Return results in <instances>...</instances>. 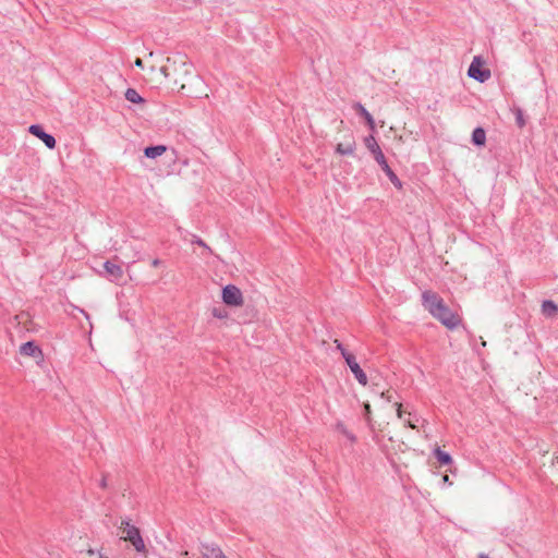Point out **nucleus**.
<instances>
[{
  "label": "nucleus",
  "instance_id": "1",
  "mask_svg": "<svg viewBox=\"0 0 558 558\" xmlns=\"http://www.w3.org/2000/svg\"><path fill=\"white\" fill-rule=\"evenodd\" d=\"M422 302L428 313L448 329H456L461 324L460 316L451 311L437 293L424 291Z\"/></svg>",
  "mask_w": 558,
  "mask_h": 558
},
{
  "label": "nucleus",
  "instance_id": "2",
  "mask_svg": "<svg viewBox=\"0 0 558 558\" xmlns=\"http://www.w3.org/2000/svg\"><path fill=\"white\" fill-rule=\"evenodd\" d=\"M167 64L160 68V73L165 78H169L174 85H181V89L185 86L182 81L191 74L192 65L185 60L184 57L167 58Z\"/></svg>",
  "mask_w": 558,
  "mask_h": 558
},
{
  "label": "nucleus",
  "instance_id": "3",
  "mask_svg": "<svg viewBox=\"0 0 558 558\" xmlns=\"http://www.w3.org/2000/svg\"><path fill=\"white\" fill-rule=\"evenodd\" d=\"M120 530L122 531V539L129 541L138 553H143L146 549L145 543L141 536L140 530L130 524L129 521L123 520L121 522Z\"/></svg>",
  "mask_w": 558,
  "mask_h": 558
},
{
  "label": "nucleus",
  "instance_id": "4",
  "mask_svg": "<svg viewBox=\"0 0 558 558\" xmlns=\"http://www.w3.org/2000/svg\"><path fill=\"white\" fill-rule=\"evenodd\" d=\"M468 75L481 83H484L490 77V71L488 69H484V61L481 57L476 56L473 58L469 70Z\"/></svg>",
  "mask_w": 558,
  "mask_h": 558
},
{
  "label": "nucleus",
  "instance_id": "5",
  "mask_svg": "<svg viewBox=\"0 0 558 558\" xmlns=\"http://www.w3.org/2000/svg\"><path fill=\"white\" fill-rule=\"evenodd\" d=\"M222 301L229 306H242L244 303L241 290L233 284H228L222 289Z\"/></svg>",
  "mask_w": 558,
  "mask_h": 558
},
{
  "label": "nucleus",
  "instance_id": "6",
  "mask_svg": "<svg viewBox=\"0 0 558 558\" xmlns=\"http://www.w3.org/2000/svg\"><path fill=\"white\" fill-rule=\"evenodd\" d=\"M356 150V141L353 134H348L336 145V153L341 156H354Z\"/></svg>",
  "mask_w": 558,
  "mask_h": 558
},
{
  "label": "nucleus",
  "instance_id": "7",
  "mask_svg": "<svg viewBox=\"0 0 558 558\" xmlns=\"http://www.w3.org/2000/svg\"><path fill=\"white\" fill-rule=\"evenodd\" d=\"M28 131L31 134L41 140L49 149H53L56 147V138L46 133L40 125L33 124L29 126Z\"/></svg>",
  "mask_w": 558,
  "mask_h": 558
},
{
  "label": "nucleus",
  "instance_id": "8",
  "mask_svg": "<svg viewBox=\"0 0 558 558\" xmlns=\"http://www.w3.org/2000/svg\"><path fill=\"white\" fill-rule=\"evenodd\" d=\"M104 268L110 281L118 283L123 278L124 271L122 267L112 260L105 262Z\"/></svg>",
  "mask_w": 558,
  "mask_h": 558
},
{
  "label": "nucleus",
  "instance_id": "9",
  "mask_svg": "<svg viewBox=\"0 0 558 558\" xmlns=\"http://www.w3.org/2000/svg\"><path fill=\"white\" fill-rule=\"evenodd\" d=\"M345 363L349 366V368L351 369V372L353 373V375L356 378V380L359 381V384H361L362 386H366L368 383L367 376L364 373V371L361 368L359 363L356 362L355 356L354 355L348 356L345 360Z\"/></svg>",
  "mask_w": 558,
  "mask_h": 558
},
{
  "label": "nucleus",
  "instance_id": "10",
  "mask_svg": "<svg viewBox=\"0 0 558 558\" xmlns=\"http://www.w3.org/2000/svg\"><path fill=\"white\" fill-rule=\"evenodd\" d=\"M20 353L24 356H31L38 361L44 360L43 350L34 342L27 341L20 347Z\"/></svg>",
  "mask_w": 558,
  "mask_h": 558
},
{
  "label": "nucleus",
  "instance_id": "11",
  "mask_svg": "<svg viewBox=\"0 0 558 558\" xmlns=\"http://www.w3.org/2000/svg\"><path fill=\"white\" fill-rule=\"evenodd\" d=\"M378 165L381 167L383 171L387 174V177L389 178L390 182L398 189V190H401L402 189V182L400 181V179L396 175V173L391 170V168L389 167L386 158L384 155L379 156L377 159H375Z\"/></svg>",
  "mask_w": 558,
  "mask_h": 558
},
{
  "label": "nucleus",
  "instance_id": "12",
  "mask_svg": "<svg viewBox=\"0 0 558 558\" xmlns=\"http://www.w3.org/2000/svg\"><path fill=\"white\" fill-rule=\"evenodd\" d=\"M203 558H226L222 549L214 545H205L202 550Z\"/></svg>",
  "mask_w": 558,
  "mask_h": 558
},
{
  "label": "nucleus",
  "instance_id": "13",
  "mask_svg": "<svg viewBox=\"0 0 558 558\" xmlns=\"http://www.w3.org/2000/svg\"><path fill=\"white\" fill-rule=\"evenodd\" d=\"M203 558H226L222 549L214 545H205L202 550Z\"/></svg>",
  "mask_w": 558,
  "mask_h": 558
},
{
  "label": "nucleus",
  "instance_id": "14",
  "mask_svg": "<svg viewBox=\"0 0 558 558\" xmlns=\"http://www.w3.org/2000/svg\"><path fill=\"white\" fill-rule=\"evenodd\" d=\"M353 108H354V110H355L359 114H361V116L365 119V121H366L367 125L369 126V129L374 131V130H375V121H374V118H373V117H372V114H371V113L365 109V107H364L362 104L356 102V104L353 106Z\"/></svg>",
  "mask_w": 558,
  "mask_h": 558
},
{
  "label": "nucleus",
  "instance_id": "15",
  "mask_svg": "<svg viewBox=\"0 0 558 558\" xmlns=\"http://www.w3.org/2000/svg\"><path fill=\"white\" fill-rule=\"evenodd\" d=\"M365 146L373 154L374 158L377 159L379 156L384 155L379 145L377 144L375 137L373 135L367 136L365 140Z\"/></svg>",
  "mask_w": 558,
  "mask_h": 558
},
{
  "label": "nucleus",
  "instance_id": "16",
  "mask_svg": "<svg viewBox=\"0 0 558 558\" xmlns=\"http://www.w3.org/2000/svg\"><path fill=\"white\" fill-rule=\"evenodd\" d=\"M166 150H167V147L165 145H157V146L146 147L144 150V154L147 158L155 159V158L163 155L166 153Z\"/></svg>",
  "mask_w": 558,
  "mask_h": 558
},
{
  "label": "nucleus",
  "instance_id": "17",
  "mask_svg": "<svg viewBox=\"0 0 558 558\" xmlns=\"http://www.w3.org/2000/svg\"><path fill=\"white\" fill-rule=\"evenodd\" d=\"M472 142L474 145L484 146L486 143V133L484 129L476 128L472 133Z\"/></svg>",
  "mask_w": 558,
  "mask_h": 558
},
{
  "label": "nucleus",
  "instance_id": "18",
  "mask_svg": "<svg viewBox=\"0 0 558 558\" xmlns=\"http://www.w3.org/2000/svg\"><path fill=\"white\" fill-rule=\"evenodd\" d=\"M542 313L548 317H555L558 313V306L551 301H544L542 304Z\"/></svg>",
  "mask_w": 558,
  "mask_h": 558
},
{
  "label": "nucleus",
  "instance_id": "19",
  "mask_svg": "<svg viewBox=\"0 0 558 558\" xmlns=\"http://www.w3.org/2000/svg\"><path fill=\"white\" fill-rule=\"evenodd\" d=\"M125 99L133 104H142L144 102L143 97L134 89L128 88L125 92Z\"/></svg>",
  "mask_w": 558,
  "mask_h": 558
},
{
  "label": "nucleus",
  "instance_id": "20",
  "mask_svg": "<svg viewBox=\"0 0 558 558\" xmlns=\"http://www.w3.org/2000/svg\"><path fill=\"white\" fill-rule=\"evenodd\" d=\"M435 456L441 464H449L452 461L450 454L440 450V448L435 449Z\"/></svg>",
  "mask_w": 558,
  "mask_h": 558
},
{
  "label": "nucleus",
  "instance_id": "21",
  "mask_svg": "<svg viewBox=\"0 0 558 558\" xmlns=\"http://www.w3.org/2000/svg\"><path fill=\"white\" fill-rule=\"evenodd\" d=\"M337 428L351 442H355L356 441L355 435L353 433H351L350 430H348L343 424H338Z\"/></svg>",
  "mask_w": 558,
  "mask_h": 558
},
{
  "label": "nucleus",
  "instance_id": "22",
  "mask_svg": "<svg viewBox=\"0 0 558 558\" xmlns=\"http://www.w3.org/2000/svg\"><path fill=\"white\" fill-rule=\"evenodd\" d=\"M333 343L337 348L338 351H340L342 357L344 359V361L347 360L348 356H352L353 354L350 353L343 345L342 343L338 340V339H335L333 340Z\"/></svg>",
  "mask_w": 558,
  "mask_h": 558
},
{
  "label": "nucleus",
  "instance_id": "23",
  "mask_svg": "<svg viewBox=\"0 0 558 558\" xmlns=\"http://www.w3.org/2000/svg\"><path fill=\"white\" fill-rule=\"evenodd\" d=\"M213 315L217 318H226L227 317V312L225 310H220V308H214L213 310Z\"/></svg>",
  "mask_w": 558,
  "mask_h": 558
},
{
  "label": "nucleus",
  "instance_id": "24",
  "mask_svg": "<svg viewBox=\"0 0 558 558\" xmlns=\"http://www.w3.org/2000/svg\"><path fill=\"white\" fill-rule=\"evenodd\" d=\"M87 555L89 557H94V556H97L96 558H108L107 556H105L104 554H101L100 551H96L95 549H88L87 550Z\"/></svg>",
  "mask_w": 558,
  "mask_h": 558
},
{
  "label": "nucleus",
  "instance_id": "25",
  "mask_svg": "<svg viewBox=\"0 0 558 558\" xmlns=\"http://www.w3.org/2000/svg\"><path fill=\"white\" fill-rule=\"evenodd\" d=\"M517 123L520 128H523L525 125V121L520 110L517 112Z\"/></svg>",
  "mask_w": 558,
  "mask_h": 558
},
{
  "label": "nucleus",
  "instance_id": "26",
  "mask_svg": "<svg viewBox=\"0 0 558 558\" xmlns=\"http://www.w3.org/2000/svg\"><path fill=\"white\" fill-rule=\"evenodd\" d=\"M395 405H396V410H397V415L399 418H401L402 417V404L397 402Z\"/></svg>",
  "mask_w": 558,
  "mask_h": 558
},
{
  "label": "nucleus",
  "instance_id": "27",
  "mask_svg": "<svg viewBox=\"0 0 558 558\" xmlns=\"http://www.w3.org/2000/svg\"><path fill=\"white\" fill-rule=\"evenodd\" d=\"M195 243H196V244H198V245H199V246H202V247H205V248H207V250H210V248L207 246V244H206L203 240H201V239H197V240L195 241Z\"/></svg>",
  "mask_w": 558,
  "mask_h": 558
},
{
  "label": "nucleus",
  "instance_id": "28",
  "mask_svg": "<svg viewBox=\"0 0 558 558\" xmlns=\"http://www.w3.org/2000/svg\"><path fill=\"white\" fill-rule=\"evenodd\" d=\"M134 64L137 66V68H141L143 69L144 68V64H143V60L137 58L134 62Z\"/></svg>",
  "mask_w": 558,
  "mask_h": 558
},
{
  "label": "nucleus",
  "instance_id": "29",
  "mask_svg": "<svg viewBox=\"0 0 558 558\" xmlns=\"http://www.w3.org/2000/svg\"><path fill=\"white\" fill-rule=\"evenodd\" d=\"M381 397H383V398H386L388 401H390V400H391V396L389 395V391L381 392Z\"/></svg>",
  "mask_w": 558,
  "mask_h": 558
},
{
  "label": "nucleus",
  "instance_id": "30",
  "mask_svg": "<svg viewBox=\"0 0 558 558\" xmlns=\"http://www.w3.org/2000/svg\"><path fill=\"white\" fill-rule=\"evenodd\" d=\"M364 409H365L366 415H369V413H371V405L368 403H365L364 404Z\"/></svg>",
  "mask_w": 558,
  "mask_h": 558
},
{
  "label": "nucleus",
  "instance_id": "31",
  "mask_svg": "<svg viewBox=\"0 0 558 558\" xmlns=\"http://www.w3.org/2000/svg\"><path fill=\"white\" fill-rule=\"evenodd\" d=\"M151 265H153V267H158L160 265V260L159 259H154L151 262Z\"/></svg>",
  "mask_w": 558,
  "mask_h": 558
},
{
  "label": "nucleus",
  "instance_id": "32",
  "mask_svg": "<svg viewBox=\"0 0 558 558\" xmlns=\"http://www.w3.org/2000/svg\"><path fill=\"white\" fill-rule=\"evenodd\" d=\"M407 425L412 428V429H415L416 428V425L413 424L411 421H407Z\"/></svg>",
  "mask_w": 558,
  "mask_h": 558
},
{
  "label": "nucleus",
  "instance_id": "33",
  "mask_svg": "<svg viewBox=\"0 0 558 558\" xmlns=\"http://www.w3.org/2000/svg\"><path fill=\"white\" fill-rule=\"evenodd\" d=\"M558 464V456H554L553 458V465Z\"/></svg>",
  "mask_w": 558,
  "mask_h": 558
},
{
  "label": "nucleus",
  "instance_id": "34",
  "mask_svg": "<svg viewBox=\"0 0 558 558\" xmlns=\"http://www.w3.org/2000/svg\"><path fill=\"white\" fill-rule=\"evenodd\" d=\"M100 486H101L102 488H105V487L107 486L106 478H102V480H101Z\"/></svg>",
  "mask_w": 558,
  "mask_h": 558
},
{
  "label": "nucleus",
  "instance_id": "35",
  "mask_svg": "<svg viewBox=\"0 0 558 558\" xmlns=\"http://www.w3.org/2000/svg\"><path fill=\"white\" fill-rule=\"evenodd\" d=\"M442 480H444V482H445V483H449V476H448V475H445V476L442 477Z\"/></svg>",
  "mask_w": 558,
  "mask_h": 558
},
{
  "label": "nucleus",
  "instance_id": "36",
  "mask_svg": "<svg viewBox=\"0 0 558 558\" xmlns=\"http://www.w3.org/2000/svg\"><path fill=\"white\" fill-rule=\"evenodd\" d=\"M478 558H489L486 554H481Z\"/></svg>",
  "mask_w": 558,
  "mask_h": 558
}]
</instances>
